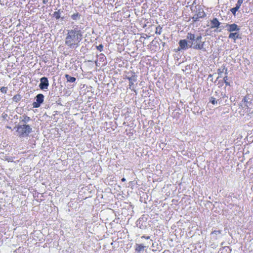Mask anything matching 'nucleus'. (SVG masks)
Returning <instances> with one entry per match:
<instances>
[{"label":"nucleus","instance_id":"obj_21","mask_svg":"<svg viewBox=\"0 0 253 253\" xmlns=\"http://www.w3.org/2000/svg\"><path fill=\"white\" fill-rule=\"evenodd\" d=\"M239 9V8L238 7L235 6L231 9V11L234 15H235L236 12Z\"/></svg>","mask_w":253,"mask_h":253},{"label":"nucleus","instance_id":"obj_31","mask_svg":"<svg viewBox=\"0 0 253 253\" xmlns=\"http://www.w3.org/2000/svg\"><path fill=\"white\" fill-rule=\"evenodd\" d=\"M142 238H145L146 239H150V236H143L142 237Z\"/></svg>","mask_w":253,"mask_h":253},{"label":"nucleus","instance_id":"obj_30","mask_svg":"<svg viewBox=\"0 0 253 253\" xmlns=\"http://www.w3.org/2000/svg\"><path fill=\"white\" fill-rule=\"evenodd\" d=\"M188 41V43L189 44V45H192V41H191V40H187Z\"/></svg>","mask_w":253,"mask_h":253},{"label":"nucleus","instance_id":"obj_15","mask_svg":"<svg viewBox=\"0 0 253 253\" xmlns=\"http://www.w3.org/2000/svg\"><path fill=\"white\" fill-rule=\"evenodd\" d=\"M221 99V98H220V99H218L216 97H215L214 96H211L210 99H209V101L213 105H215V104H220V99Z\"/></svg>","mask_w":253,"mask_h":253},{"label":"nucleus","instance_id":"obj_4","mask_svg":"<svg viewBox=\"0 0 253 253\" xmlns=\"http://www.w3.org/2000/svg\"><path fill=\"white\" fill-rule=\"evenodd\" d=\"M251 97L249 95L244 96L241 102L239 103V106L242 109L250 108V107L253 105V100Z\"/></svg>","mask_w":253,"mask_h":253},{"label":"nucleus","instance_id":"obj_18","mask_svg":"<svg viewBox=\"0 0 253 253\" xmlns=\"http://www.w3.org/2000/svg\"><path fill=\"white\" fill-rule=\"evenodd\" d=\"M197 15L200 18H204L206 16V14L203 9L202 10L200 9Z\"/></svg>","mask_w":253,"mask_h":253},{"label":"nucleus","instance_id":"obj_26","mask_svg":"<svg viewBox=\"0 0 253 253\" xmlns=\"http://www.w3.org/2000/svg\"><path fill=\"white\" fill-rule=\"evenodd\" d=\"M7 88L6 87L2 86L0 88V91L1 92H2L3 93H6L7 92Z\"/></svg>","mask_w":253,"mask_h":253},{"label":"nucleus","instance_id":"obj_39","mask_svg":"<svg viewBox=\"0 0 253 253\" xmlns=\"http://www.w3.org/2000/svg\"><path fill=\"white\" fill-rule=\"evenodd\" d=\"M6 116H7V114H5L3 116V117H6Z\"/></svg>","mask_w":253,"mask_h":253},{"label":"nucleus","instance_id":"obj_40","mask_svg":"<svg viewBox=\"0 0 253 253\" xmlns=\"http://www.w3.org/2000/svg\"><path fill=\"white\" fill-rule=\"evenodd\" d=\"M215 93L216 94H217V93H218L217 91H215ZM216 95H217V94H216Z\"/></svg>","mask_w":253,"mask_h":253},{"label":"nucleus","instance_id":"obj_10","mask_svg":"<svg viewBox=\"0 0 253 253\" xmlns=\"http://www.w3.org/2000/svg\"><path fill=\"white\" fill-rule=\"evenodd\" d=\"M225 27H228L227 30L230 32L239 31L240 29L239 26L235 23L232 24H227L225 26Z\"/></svg>","mask_w":253,"mask_h":253},{"label":"nucleus","instance_id":"obj_16","mask_svg":"<svg viewBox=\"0 0 253 253\" xmlns=\"http://www.w3.org/2000/svg\"><path fill=\"white\" fill-rule=\"evenodd\" d=\"M65 77L67 80V82L73 83H75L76 81V78L71 77L68 74H66Z\"/></svg>","mask_w":253,"mask_h":253},{"label":"nucleus","instance_id":"obj_20","mask_svg":"<svg viewBox=\"0 0 253 253\" xmlns=\"http://www.w3.org/2000/svg\"><path fill=\"white\" fill-rule=\"evenodd\" d=\"M21 99V95L19 94H16L13 97V100L15 102H17Z\"/></svg>","mask_w":253,"mask_h":253},{"label":"nucleus","instance_id":"obj_7","mask_svg":"<svg viewBox=\"0 0 253 253\" xmlns=\"http://www.w3.org/2000/svg\"><path fill=\"white\" fill-rule=\"evenodd\" d=\"M211 29L216 28V29L214 30V32H221L222 29L219 30H218V28L220 27V25L221 23L219 22L218 19L216 18H213L212 20L211 21Z\"/></svg>","mask_w":253,"mask_h":253},{"label":"nucleus","instance_id":"obj_34","mask_svg":"<svg viewBox=\"0 0 253 253\" xmlns=\"http://www.w3.org/2000/svg\"><path fill=\"white\" fill-rule=\"evenodd\" d=\"M122 180V181L124 182V181H125L126 180V178H123L122 179V180Z\"/></svg>","mask_w":253,"mask_h":253},{"label":"nucleus","instance_id":"obj_1","mask_svg":"<svg viewBox=\"0 0 253 253\" xmlns=\"http://www.w3.org/2000/svg\"><path fill=\"white\" fill-rule=\"evenodd\" d=\"M83 39L82 32L78 25L74 26L72 29L67 30L65 38V44L70 48H77Z\"/></svg>","mask_w":253,"mask_h":253},{"label":"nucleus","instance_id":"obj_8","mask_svg":"<svg viewBox=\"0 0 253 253\" xmlns=\"http://www.w3.org/2000/svg\"><path fill=\"white\" fill-rule=\"evenodd\" d=\"M178 44L179 46L178 50H180V49L185 50L189 48H190L189 44L188 43L187 39L180 40L179 41Z\"/></svg>","mask_w":253,"mask_h":253},{"label":"nucleus","instance_id":"obj_2","mask_svg":"<svg viewBox=\"0 0 253 253\" xmlns=\"http://www.w3.org/2000/svg\"><path fill=\"white\" fill-rule=\"evenodd\" d=\"M32 131V127L28 125L20 124L17 126V136L20 138L28 136Z\"/></svg>","mask_w":253,"mask_h":253},{"label":"nucleus","instance_id":"obj_38","mask_svg":"<svg viewBox=\"0 0 253 253\" xmlns=\"http://www.w3.org/2000/svg\"><path fill=\"white\" fill-rule=\"evenodd\" d=\"M6 116H7V114H5L3 116V117H6Z\"/></svg>","mask_w":253,"mask_h":253},{"label":"nucleus","instance_id":"obj_5","mask_svg":"<svg viewBox=\"0 0 253 253\" xmlns=\"http://www.w3.org/2000/svg\"><path fill=\"white\" fill-rule=\"evenodd\" d=\"M126 78L129 81V88L135 92L134 87V82L137 81V76L133 73L131 76H126Z\"/></svg>","mask_w":253,"mask_h":253},{"label":"nucleus","instance_id":"obj_24","mask_svg":"<svg viewBox=\"0 0 253 253\" xmlns=\"http://www.w3.org/2000/svg\"><path fill=\"white\" fill-rule=\"evenodd\" d=\"M244 0H238L237 3L236 4V6L240 8L241 4L243 3Z\"/></svg>","mask_w":253,"mask_h":253},{"label":"nucleus","instance_id":"obj_19","mask_svg":"<svg viewBox=\"0 0 253 253\" xmlns=\"http://www.w3.org/2000/svg\"><path fill=\"white\" fill-rule=\"evenodd\" d=\"M144 248L145 247L141 244H136L135 250L138 252H140L144 250Z\"/></svg>","mask_w":253,"mask_h":253},{"label":"nucleus","instance_id":"obj_9","mask_svg":"<svg viewBox=\"0 0 253 253\" xmlns=\"http://www.w3.org/2000/svg\"><path fill=\"white\" fill-rule=\"evenodd\" d=\"M40 84H39L40 88L42 89H47L48 86L49 85L48 81L46 77H42L40 79Z\"/></svg>","mask_w":253,"mask_h":253},{"label":"nucleus","instance_id":"obj_23","mask_svg":"<svg viewBox=\"0 0 253 253\" xmlns=\"http://www.w3.org/2000/svg\"><path fill=\"white\" fill-rule=\"evenodd\" d=\"M225 68H223L222 69H218V74L219 75V76L217 78V79L216 80H217L219 77H220V76L221 75V74L224 71V70L225 69Z\"/></svg>","mask_w":253,"mask_h":253},{"label":"nucleus","instance_id":"obj_27","mask_svg":"<svg viewBox=\"0 0 253 253\" xmlns=\"http://www.w3.org/2000/svg\"><path fill=\"white\" fill-rule=\"evenodd\" d=\"M199 18H200L198 17V15L197 14L194 15L192 17L193 20L195 22L198 21Z\"/></svg>","mask_w":253,"mask_h":253},{"label":"nucleus","instance_id":"obj_37","mask_svg":"<svg viewBox=\"0 0 253 253\" xmlns=\"http://www.w3.org/2000/svg\"><path fill=\"white\" fill-rule=\"evenodd\" d=\"M227 69H226V71H225V74H227Z\"/></svg>","mask_w":253,"mask_h":253},{"label":"nucleus","instance_id":"obj_3","mask_svg":"<svg viewBox=\"0 0 253 253\" xmlns=\"http://www.w3.org/2000/svg\"><path fill=\"white\" fill-rule=\"evenodd\" d=\"M186 39L192 41V45H190V47L196 49L198 43L202 40V37L201 35L196 36L194 34L188 33L186 35Z\"/></svg>","mask_w":253,"mask_h":253},{"label":"nucleus","instance_id":"obj_6","mask_svg":"<svg viewBox=\"0 0 253 253\" xmlns=\"http://www.w3.org/2000/svg\"><path fill=\"white\" fill-rule=\"evenodd\" d=\"M44 95L42 94H38L35 97L36 101L33 102L32 105L34 108H39L43 103Z\"/></svg>","mask_w":253,"mask_h":253},{"label":"nucleus","instance_id":"obj_12","mask_svg":"<svg viewBox=\"0 0 253 253\" xmlns=\"http://www.w3.org/2000/svg\"><path fill=\"white\" fill-rule=\"evenodd\" d=\"M31 119L29 117L26 115H23L22 116L20 117V124H26L28 122L30 121Z\"/></svg>","mask_w":253,"mask_h":253},{"label":"nucleus","instance_id":"obj_22","mask_svg":"<svg viewBox=\"0 0 253 253\" xmlns=\"http://www.w3.org/2000/svg\"><path fill=\"white\" fill-rule=\"evenodd\" d=\"M161 32H162V28L160 27V26L157 27L156 28V30L155 33L156 34L160 35L161 34Z\"/></svg>","mask_w":253,"mask_h":253},{"label":"nucleus","instance_id":"obj_33","mask_svg":"<svg viewBox=\"0 0 253 253\" xmlns=\"http://www.w3.org/2000/svg\"><path fill=\"white\" fill-rule=\"evenodd\" d=\"M212 75H211V74H210V75H209V76H208V79H210V78H212Z\"/></svg>","mask_w":253,"mask_h":253},{"label":"nucleus","instance_id":"obj_36","mask_svg":"<svg viewBox=\"0 0 253 253\" xmlns=\"http://www.w3.org/2000/svg\"><path fill=\"white\" fill-rule=\"evenodd\" d=\"M221 95H223V96H222L223 98H224V96H226L225 94H221Z\"/></svg>","mask_w":253,"mask_h":253},{"label":"nucleus","instance_id":"obj_13","mask_svg":"<svg viewBox=\"0 0 253 253\" xmlns=\"http://www.w3.org/2000/svg\"><path fill=\"white\" fill-rule=\"evenodd\" d=\"M228 37L229 39H233L234 40V42H235V41L237 39H241V37L240 36V35L237 32H235V33H231V32L230 33Z\"/></svg>","mask_w":253,"mask_h":253},{"label":"nucleus","instance_id":"obj_28","mask_svg":"<svg viewBox=\"0 0 253 253\" xmlns=\"http://www.w3.org/2000/svg\"><path fill=\"white\" fill-rule=\"evenodd\" d=\"M103 48V45L102 44H100L98 46H96V48L100 51H102Z\"/></svg>","mask_w":253,"mask_h":253},{"label":"nucleus","instance_id":"obj_17","mask_svg":"<svg viewBox=\"0 0 253 253\" xmlns=\"http://www.w3.org/2000/svg\"><path fill=\"white\" fill-rule=\"evenodd\" d=\"M204 44L205 42H202L201 41V42H199L198 43V45L197 46V48H196L197 50H202L204 51H205L206 50V48L204 47Z\"/></svg>","mask_w":253,"mask_h":253},{"label":"nucleus","instance_id":"obj_25","mask_svg":"<svg viewBox=\"0 0 253 253\" xmlns=\"http://www.w3.org/2000/svg\"><path fill=\"white\" fill-rule=\"evenodd\" d=\"M227 79H228L227 76H226L225 77H224L223 80H224V83L226 86L230 85V83L227 82Z\"/></svg>","mask_w":253,"mask_h":253},{"label":"nucleus","instance_id":"obj_32","mask_svg":"<svg viewBox=\"0 0 253 253\" xmlns=\"http://www.w3.org/2000/svg\"><path fill=\"white\" fill-rule=\"evenodd\" d=\"M8 162H12L13 160L11 158H9L8 159H7Z\"/></svg>","mask_w":253,"mask_h":253},{"label":"nucleus","instance_id":"obj_29","mask_svg":"<svg viewBox=\"0 0 253 253\" xmlns=\"http://www.w3.org/2000/svg\"><path fill=\"white\" fill-rule=\"evenodd\" d=\"M212 233L217 235L218 234H220L221 231L220 230H214L212 232Z\"/></svg>","mask_w":253,"mask_h":253},{"label":"nucleus","instance_id":"obj_14","mask_svg":"<svg viewBox=\"0 0 253 253\" xmlns=\"http://www.w3.org/2000/svg\"><path fill=\"white\" fill-rule=\"evenodd\" d=\"M71 18L74 21H77L79 20L81 18V15L77 11L73 13L71 16Z\"/></svg>","mask_w":253,"mask_h":253},{"label":"nucleus","instance_id":"obj_35","mask_svg":"<svg viewBox=\"0 0 253 253\" xmlns=\"http://www.w3.org/2000/svg\"><path fill=\"white\" fill-rule=\"evenodd\" d=\"M46 1H47V0H43V3H46Z\"/></svg>","mask_w":253,"mask_h":253},{"label":"nucleus","instance_id":"obj_11","mask_svg":"<svg viewBox=\"0 0 253 253\" xmlns=\"http://www.w3.org/2000/svg\"><path fill=\"white\" fill-rule=\"evenodd\" d=\"M62 12H63V10H62L61 9H59L58 10V11H55L53 13V17H55V18L56 20H58L60 18H61V19L62 20H63L64 19V16H63V17L61 16V13Z\"/></svg>","mask_w":253,"mask_h":253}]
</instances>
